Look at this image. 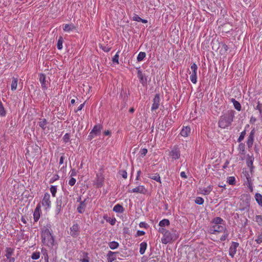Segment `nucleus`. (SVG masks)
Masks as SVG:
<instances>
[{"mask_svg":"<svg viewBox=\"0 0 262 262\" xmlns=\"http://www.w3.org/2000/svg\"><path fill=\"white\" fill-rule=\"evenodd\" d=\"M211 224V225L209 229V233L213 234L223 232L220 240L225 241L229 234L225 225V221L220 217H215L212 219Z\"/></svg>","mask_w":262,"mask_h":262,"instance_id":"1","label":"nucleus"},{"mask_svg":"<svg viewBox=\"0 0 262 262\" xmlns=\"http://www.w3.org/2000/svg\"><path fill=\"white\" fill-rule=\"evenodd\" d=\"M41 239L42 244L50 248L54 245L55 238L50 228L44 227L41 232Z\"/></svg>","mask_w":262,"mask_h":262,"instance_id":"2","label":"nucleus"},{"mask_svg":"<svg viewBox=\"0 0 262 262\" xmlns=\"http://www.w3.org/2000/svg\"><path fill=\"white\" fill-rule=\"evenodd\" d=\"M234 114L232 112H227L222 115L218 121V126L222 129L228 128L230 127L234 118Z\"/></svg>","mask_w":262,"mask_h":262,"instance_id":"3","label":"nucleus"},{"mask_svg":"<svg viewBox=\"0 0 262 262\" xmlns=\"http://www.w3.org/2000/svg\"><path fill=\"white\" fill-rule=\"evenodd\" d=\"M178 238V235L177 234V231L176 230L172 229L171 232L168 230L163 235L161 238V243L163 244H167L171 243L173 241H175Z\"/></svg>","mask_w":262,"mask_h":262,"instance_id":"4","label":"nucleus"},{"mask_svg":"<svg viewBox=\"0 0 262 262\" xmlns=\"http://www.w3.org/2000/svg\"><path fill=\"white\" fill-rule=\"evenodd\" d=\"M240 210H244L249 208L250 206V196L248 194H243L241 196Z\"/></svg>","mask_w":262,"mask_h":262,"instance_id":"5","label":"nucleus"},{"mask_svg":"<svg viewBox=\"0 0 262 262\" xmlns=\"http://www.w3.org/2000/svg\"><path fill=\"white\" fill-rule=\"evenodd\" d=\"M50 195L49 193L46 192L40 202L41 206H42L43 209L48 211L51 207V201L50 200Z\"/></svg>","mask_w":262,"mask_h":262,"instance_id":"6","label":"nucleus"},{"mask_svg":"<svg viewBox=\"0 0 262 262\" xmlns=\"http://www.w3.org/2000/svg\"><path fill=\"white\" fill-rule=\"evenodd\" d=\"M102 128V125L100 124L95 125L90 133L88 136V139L92 140L95 136H97L101 132Z\"/></svg>","mask_w":262,"mask_h":262,"instance_id":"7","label":"nucleus"},{"mask_svg":"<svg viewBox=\"0 0 262 262\" xmlns=\"http://www.w3.org/2000/svg\"><path fill=\"white\" fill-rule=\"evenodd\" d=\"M191 70L192 71V73H190V79L191 81L195 84L197 82V70H198V66L195 63H193L191 66Z\"/></svg>","mask_w":262,"mask_h":262,"instance_id":"8","label":"nucleus"},{"mask_svg":"<svg viewBox=\"0 0 262 262\" xmlns=\"http://www.w3.org/2000/svg\"><path fill=\"white\" fill-rule=\"evenodd\" d=\"M128 192L145 194L147 192V189L144 187V186L140 185L132 190H129Z\"/></svg>","mask_w":262,"mask_h":262,"instance_id":"9","label":"nucleus"},{"mask_svg":"<svg viewBox=\"0 0 262 262\" xmlns=\"http://www.w3.org/2000/svg\"><path fill=\"white\" fill-rule=\"evenodd\" d=\"M160 95L157 94L153 99V103L151 107V111L154 112L157 110L160 106Z\"/></svg>","mask_w":262,"mask_h":262,"instance_id":"10","label":"nucleus"},{"mask_svg":"<svg viewBox=\"0 0 262 262\" xmlns=\"http://www.w3.org/2000/svg\"><path fill=\"white\" fill-rule=\"evenodd\" d=\"M41 214V205L40 203H38L33 213V219L35 222H37L39 220Z\"/></svg>","mask_w":262,"mask_h":262,"instance_id":"11","label":"nucleus"},{"mask_svg":"<svg viewBox=\"0 0 262 262\" xmlns=\"http://www.w3.org/2000/svg\"><path fill=\"white\" fill-rule=\"evenodd\" d=\"M70 234L73 237H76L79 233V225L76 223L72 225L70 227Z\"/></svg>","mask_w":262,"mask_h":262,"instance_id":"12","label":"nucleus"},{"mask_svg":"<svg viewBox=\"0 0 262 262\" xmlns=\"http://www.w3.org/2000/svg\"><path fill=\"white\" fill-rule=\"evenodd\" d=\"M169 156L173 160H177L180 158L181 152L177 147H174L170 152Z\"/></svg>","mask_w":262,"mask_h":262,"instance_id":"13","label":"nucleus"},{"mask_svg":"<svg viewBox=\"0 0 262 262\" xmlns=\"http://www.w3.org/2000/svg\"><path fill=\"white\" fill-rule=\"evenodd\" d=\"M239 244L236 242H232L231 246L229 248V254L231 257H233L236 253V249Z\"/></svg>","mask_w":262,"mask_h":262,"instance_id":"14","label":"nucleus"},{"mask_svg":"<svg viewBox=\"0 0 262 262\" xmlns=\"http://www.w3.org/2000/svg\"><path fill=\"white\" fill-rule=\"evenodd\" d=\"M39 81L41 85L42 89L45 91L48 88V82L46 81V77L44 74L39 75Z\"/></svg>","mask_w":262,"mask_h":262,"instance_id":"15","label":"nucleus"},{"mask_svg":"<svg viewBox=\"0 0 262 262\" xmlns=\"http://www.w3.org/2000/svg\"><path fill=\"white\" fill-rule=\"evenodd\" d=\"M255 133V130L254 129H252L251 131V132L248 137V139L247 141V145L248 147L249 148L251 147L253 145Z\"/></svg>","mask_w":262,"mask_h":262,"instance_id":"16","label":"nucleus"},{"mask_svg":"<svg viewBox=\"0 0 262 262\" xmlns=\"http://www.w3.org/2000/svg\"><path fill=\"white\" fill-rule=\"evenodd\" d=\"M118 252L110 251L107 254V262H113L116 259V254Z\"/></svg>","mask_w":262,"mask_h":262,"instance_id":"17","label":"nucleus"},{"mask_svg":"<svg viewBox=\"0 0 262 262\" xmlns=\"http://www.w3.org/2000/svg\"><path fill=\"white\" fill-rule=\"evenodd\" d=\"M191 132V129L189 126L183 127L182 129L180 134L182 136L186 137L189 135Z\"/></svg>","mask_w":262,"mask_h":262,"instance_id":"18","label":"nucleus"},{"mask_svg":"<svg viewBox=\"0 0 262 262\" xmlns=\"http://www.w3.org/2000/svg\"><path fill=\"white\" fill-rule=\"evenodd\" d=\"M76 29V27L72 24L63 25V30L66 32H70Z\"/></svg>","mask_w":262,"mask_h":262,"instance_id":"19","label":"nucleus"},{"mask_svg":"<svg viewBox=\"0 0 262 262\" xmlns=\"http://www.w3.org/2000/svg\"><path fill=\"white\" fill-rule=\"evenodd\" d=\"M5 256L7 258H10L14 253V249L10 247H7L5 250Z\"/></svg>","mask_w":262,"mask_h":262,"instance_id":"20","label":"nucleus"},{"mask_svg":"<svg viewBox=\"0 0 262 262\" xmlns=\"http://www.w3.org/2000/svg\"><path fill=\"white\" fill-rule=\"evenodd\" d=\"M254 198L257 203L262 208V195L259 193H256Z\"/></svg>","mask_w":262,"mask_h":262,"instance_id":"21","label":"nucleus"},{"mask_svg":"<svg viewBox=\"0 0 262 262\" xmlns=\"http://www.w3.org/2000/svg\"><path fill=\"white\" fill-rule=\"evenodd\" d=\"M113 211L117 213H122L124 211V208L123 206L119 204H116L113 208Z\"/></svg>","mask_w":262,"mask_h":262,"instance_id":"22","label":"nucleus"},{"mask_svg":"<svg viewBox=\"0 0 262 262\" xmlns=\"http://www.w3.org/2000/svg\"><path fill=\"white\" fill-rule=\"evenodd\" d=\"M85 207L86 204L85 203V201L81 202L79 206L77 208L78 212L80 213H83L84 211Z\"/></svg>","mask_w":262,"mask_h":262,"instance_id":"23","label":"nucleus"},{"mask_svg":"<svg viewBox=\"0 0 262 262\" xmlns=\"http://www.w3.org/2000/svg\"><path fill=\"white\" fill-rule=\"evenodd\" d=\"M212 190V186L210 185L201 189V193L204 195H208Z\"/></svg>","mask_w":262,"mask_h":262,"instance_id":"24","label":"nucleus"},{"mask_svg":"<svg viewBox=\"0 0 262 262\" xmlns=\"http://www.w3.org/2000/svg\"><path fill=\"white\" fill-rule=\"evenodd\" d=\"M18 79L17 78L13 77L11 85V89L12 91H15L17 86Z\"/></svg>","mask_w":262,"mask_h":262,"instance_id":"25","label":"nucleus"},{"mask_svg":"<svg viewBox=\"0 0 262 262\" xmlns=\"http://www.w3.org/2000/svg\"><path fill=\"white\" fill-rule=\"evenodd\" d=\"M147 243L146 242H142L140 244V253L141 254H143L145 252V250L147 248Z\"/></svg>","mask_w":262,"mask_h":262,"instance_id":"26","label":"nucleus"},{"mask_svg":"<svg viewBox=\"0 0 262 262\" xmlns=\"http://www.w3.org/2000/svg\"><path fill=\"white\" fill-rule=\"evenodd\" d=\"M170 225V222L168 219H163L160 221L159 226L161 227H165V226H168Z\"/></svg>","mask_w":262,"mask_h":262,"instance_id":"27","label":"nucleus"},{"mask_svg":"<svg viewBox=\"0 0 262 262\" xmlns=\"http://www.w3.org/2000/svg\"><path fill=\"white\" fill-rule=\"evenodd\" d=\"M47 124V120L45 118L40 119V121L39 122V126L43 129H45L46 128Z\"/></svg>","mask_w":262,"mask_h":262,"instance_id":"28","label":"nucleus"},{"mask_svg":"<svg viewBox=\"0 0 262 262\" xmlns=\"http://www.w3.org/2000/svg\"><path fill=\"white\" fill-rule=\"evenodd\" d=\"M231 101L233 102L234 108L236 110L240 111L242 108L241 104L234 99H232Z\"/></svg>","mask_w":262,"mask_h":262,"instance_id":"29","label":"nucleus"},{"mask_svg":"<svg viewBox=\"0 0 262 262\" xmlns=\"http://www.w3.org/2000/svg\"><path fill=\"white\" fill-rule=\"evenodd\" d=\"M108 246L111 249L114 250L119 247V243L115 241L111 242L108 243Z\"/></svg>","mask_w":262,"mask_h":262,"instance_id":"30","label":"nucleus"},{"mask_svg":"<svg viewBox=\"0 0 262 262\" xmlns=\"http://www.w3.org/2000/svg\"><path fill=\"white\" fill-rule=\"evenodd\" d=\"M104 219L107 222L110 223L111 225H114L116 224V219L115 217H107V216H104Z\"/></svg>","mask_w":262,"mask_h":262,"instance_id":"31","label":"nucleus"},{"mask_svg":"<svg viewBox=\"0 0 262 262\" xmlns=\"http://www.w3.org/2000/svg\"><path fill=\"white\" fill-rule=\"evenodd\" d=\"M63 42V39L62 36H60L58 39L57 43V48L58 50L62 49V43Z\"/></svg>","mask_w":262,"mask_h":262,"instance_id":"32","label":"nucleus"},{"mask_svg":"<svg viewBox=\"0 0 262 262\" xmlns=\"http://www.w3.org/2000/svg\"><path fill=\"white\" fill-rule=\"evenodd\" d=\"M254 221L259 226L262 227V215H256L255 217Z\"/></svg>","mask_w":262,"mask_h":262,"instance_id":"33","label":"nucleus"},{"mask_svg":"<svg viewBox=\"0 0 262 262\" xmlns=\"http://www.w3.org/2000/svg\"><path fill=\"white\" fill-rule=\"evenodd\" d=\"M146 56V54L144 52H140L138 55L137 59L138 61H142Z\"/></svg>","mask_w":262,"mask_h":262,"instance_id":"34","label":"nucleus"},{"mask_svg":"<svg viewBox=\"0 0 262 262\" xmlns=\"http://www.w3.org/2000/svg\"><path fill=\"white\" fill-rule=\"evenodd\" d=\"M149 178L152 180L156 181L157 182H160V183H161V178L159 174L158 173H155L154 175L149 177Z\"/></svg>","mask_w":262,"mask_h":262,"instance_id":"35","label":"nucleus"},{"mask_svg":"<svg viewBox=\"0 0 262 262\" xmlns=\"http://www.w3.org/2000/svg\"><path fill=\"white\" fill-rule=\"evenodd\" d=\"M83 258L80 259V261L81 262H89V257L88 256V253L86 252H82Z\"/></svg>","mask_w":262,"mask_h":262,"instance_id":"36","label":"nucleus"},{"mask_svg":"<svg viewBox=\"0 0 262 262\" xmlns=\"http://www.w3.org/2000/svg\"><path fill=\"white\" fill-rule=\"evenodd\" d=\"M6 114L5 109L3 106L2 102L0 101V116L4 117Z\"/></svg>","mask_w":262,"mask_h":262,"instance_id":"37","label":"nucleus"},{"mask_svg":"<svg viewBox=\"0 0 262 262\" xmlns=\"http://www.w3.org/2000/svg\"><path fill=\"white\" fill-rule=\"evenodd\" d=\"M40 256V253L39 252H33L31 255V258L33 260H37L39 258Z\"/></svg>","mask_w":262,"mask_h":262,"instance_id":"38","label":"nucleus"},{"mask_svg":"<svg viewBox=\"0 0 262 262\" xmlns=\"http://www.w3.org/2000/svg\"><path fill=\"white\" fill-rule=\"evenodd\" d=\"M42 258H44V262H49L48 254L46 249H42Z\"/></svg>","mask_w":262,"mask_h":262,"instance_id":"39","label":"nucleus"},{"mask_svg":"<svg viewBox=\"0 0 262 262\" xmlns=\"http://www.w3.org/2000/svg\"><path fill=\"white\" fill-rule=\"evenodd\" d=\"M50 191L52 196L53 197H55L57 192V187L56 186L52 185L50 187Z\"/></svg>","mask_w":262,"mask_h":262,"instance_id":"40","label":"nucleus"},{"mask_svg":"<svg viewBox=\"0 0 262 262\" xmlns=\"http://www.w3.org/2000/svg\"><path fill=\"white\" fill-rule=\"evenodd\" d=\"M120 51H118L116 54L113 56L112 58V61L113 62H115L117 64H119V53Z\"/></svg>","mask_w":262,"mask_h":262,"instance_id":"41","label":"nucleus"},{"mask_svg":"<svg viewBox=\"0 0 262 262\" xmlns=\"http://www.w3.org/2000/svg\"><path fill=\"white\" fill-rule=\"evenodd\" d=\"M246 134V132L245 130L242 131L239 137L237 139V142H241L242 141H243L244 140Z\"/></svg>","mask_w":262,"mask_h":262,"instance_id":"42","label":"nucleus"},{"mask_svg":"<svg viewBox=\"0 0 262 262\" xmlns=\"http://www.w3.org/2000/svg\"><path fill=\"white\" fill-rule=\"evenodd\" d=\"M227 182L230 185H234L235 183V178L234 177H229L227 178Z\"/></svg>","mask_w":262,"mask_h":262,"instance_id":"43","label":"nucleus"},{"mask_svg":"<svg viewBox=\"0 0 262 262\" xmlns=\"http://www.w3.org/2000/svg\"><path fill=\"white\" fill-rule=\"evenodd\" d=\"M119 174L124 179L127 177V173L125 170H120L119 171Z\"/></svg>","mask_w":262,"mask_h":262,"instance_id":"44","label":"nucleus"},{"mask_svg":"<svg viewBox=\"0 0 262 262\" xmlns=\"http://www.w3.org/2000/svg\"><path fill=\"white\" fill-rule=\"evenodd\" d=\"M70 136L68 133H66L63 137V141L64 143H66L70 141Z\"/></svg>","mask_w":262,"mask_h":262,"instance_id":"45","label":"nucleus"},{"mask_svg":"<svg viewBox=\"0 0 262 262\" xmlns=\"http://www.w3.org/2000/svg\"><path fill=\"white\" fill-rule=\"evenodd\" d=\"M204 199L201 197H197L195 200V203L198 205H202L204 203Z\"/></svg>","mask_w":262,"mask_h":262,"instance_id":"46","label":"nucleus"},{"mask_svg":"<svg viewBox=\"0 0 262 262\" xmlns=\"http://www.w3.org/2000/svg\"><path fill=\"white\" fill-rule=\"evenodd\" d=\"M255 241L258 244H261L262 243V233L259 234L257 236Z\"/></svg>","mask_w":262,"mask_h":262,"instance_id":"47","label":"nucleus"},{"mask_svg":"<svg viewBox=\"0 0 262 262\" xmlns=\"http://www.w3.org/2000/svg\"><path fill=\"white\" fill-rule=\"evenodd\" d=\"M255 109L258 110L260 114L262 113V104L259 102H258L257 105H256Z\"/></svg>","mask_w":262,"mask_h":262,"instance_id":"48","label":"nucleus"},{"mask_svg":"<svg viewBox=\"0 0 262 262\" xmlns=\"http://www.w3.org/2000/svg\"><path fill=\"white\" fill-rule=\"evenodd\" d=\"M76 180L74 178H71L69 181V182H68V184L71 186H74L75 183H76Z\"/></svg>","mask_w":262,"mask_h":262,"instance_id":"49","label":"nucleus"},{"mask_svg":"<svg viewBox=\"0 0 262 262\" xmlns=\"http://www.w3.org/2000/svg\"><path fill=\"white\" fill-rule=\"evenodd\" d=\"M238 149L240 151L244 152L245 149V145L244 143H241L238 145Z\"/></svg>","mask_w":262,"mask_h":262,"instance_id":"50","label":"nucleus"},{"mask_svg":"<svg viewBox=\"0 0 262 262\" xmlns=\"http://www.w3.org/2000/svg\"><path fill=\"white\" fill-rule=\"evenodd\" d=\"M168 231V230H167L166 229H165L164 227H160L159 229V232L160 233H161V234H162V235H164L166 232H167Z\"/></svg>","mask_w":262,"mask_h":262,"instance_id":"51","label":"nucleus"},{"mask_svg":"<svg viewBox=\"0 0 262 262\" xmlns=\"http://www.w3.org/2000/svg\"><path fill=\"white\" fill-rule=\"evenodd\" d=\"M70 177H75L77 174V172L75 169H72L71 170L70 172Z\"/></svg>","mask_w":262,"mask_h":262,"instance_id":"52","label":"nucleus"},{"mask_svg":"<svg viewBox=\"0 0 262 262\" xmlns=\"http://www.w3.org/2000/svg\"><path fill=\"white\" fill-rule=\"evenodd\" d=\"M133 19L134 21L140 22L141 20V17H139L138 15L135 14L133 17Z\"/></svg>","mask_w":262,"mask_h":262,"instance_id":"53","label":"nucleus"},{"mask_svg":"<svg viewBox=\"0 0 262 262\" xmlns=\"http://www.w3.org/2000/svg\"><path fill=\"white\" fill-rule=\"evenodd\" d=\"M145 234V232L143 231L138 230L137 232L136 236H141L144 235Z\"/></svg>","mask_w":262,"mask_h":262,"instance_id":"54","label":"nucleus"},{"mask_svg":"<svg viewBox=\"0 0 262 262\" xmlns=\"http://www.w3.org/2000/svg\"><path fill=\"white\" fill-rule=\"evenodd\" d=\"M139 227L141 228H146L147 227V224L145 222H141L139 224Z\"/></svg>","mask_w":262,"mask_h":262,"instance_id":"55","label":"nucleus"},{"mask_svg":"<svg viewBox=\"0 0 262 262\" xmlns=\"http://www.w3.org/2000/svg\"><path fill=\"white\" fill-rule=\"evenodd\" d=\"M141 171L140 170H138L137 171V176L136 178V180L139 181L140 180V174H141Z\"/></svg>","mask_w":262,"mask_h":262,"instance_id":"56","label":"nucleus"},{"mask_svg":"<svg viewBox=\"0 0 262 262\" xmlns=\"http://www.w3.org/2000/svg\"><path fill=\"white\" fill-rule=\"evenodd\" d=\"M64 156L63 155L62 156H61V157L60 158V159H59V164L60 165H61L63 163V161L64 160Z\"/></svg>","mask_w":262,"mask_h":262,"instance_id":"57","label":"nucleus"},{"mask_svg":"<svg viewBox=\"0 0 262 262\" xmlns=\"http://www.w3.org/2000/svg\"><path fill=\"white\" fill-rule=\"evenodd\" d=\"M147 149L146 148H143L141 151V153L142 155H143V156H145L146 154H147Z\"/></svg>","mask_w":262,"mask_h":262,"instance_id":"58","label":"nucleus"},{"mask_svg":"<svg viewBox=\"0 0 262 262\" xmlns=\"http://www.w3.org/2000/svg\"><path fill=\"white\" fill-rule=\"evenodd\" d=\"M180 176L182 178H184V179H186L187 178V175H186L185 172H184V171H182L180 173Z\"/></svg>","mask_w":262,"mask_h":262,"instance_id":"59","label":"nucleus"},{"mask_svg":"<svg viewBox=\"0 0 262 262\" xmlns=\"http://www.w3.org/2000/svg\"><path fill=\"white\" fill-rule=\"evenodd\" d=\"M84 104H85V103H84V102L83 103H82V104H80V105L78 107L77 110V111H76V112H78V111H81V110L83 108V106H84Z\"/></svg>","mask_w":262,"mask_h":262,"instance_id":"60","label":"nucleus"},{"mask_svg":"<svg viewBox=\"0 0 262 262\" xmlns=\"http://www.w3.org/2000/svg\"><path fill=\"white\" fill-rule=\"evenodd\" d=\"M103 181H98L97 183V187H101L103 186Z\"/></svg>","mask_w":262,"mask_h":262,"instance_id":"61","label":"nucleus"},{"mask_svg":"<svg viewBox=\"0 0 262 262\" xmlns=\"http://www.w3.org/2000/svg\"><path fill=\"white\" fill-rule=\"evenodd\" d=\"M110 134H111V132L108 130H105L104 132V135L105 136H108V135H110Z\"/></svg>","mask_w":262,"mask_h":262,"instance_id":"62","label":"nucleus"},{"mask_svg":"<svg viewBox=\"0 0 262 262\" xmlns=\"http://www.w3.org/2000/svg\"><path fill=\"white\" fill-rule=\"evenodd\" d=\"M256 121V118H254V117H251V119H250V123H253L255 122Z\"/></svg>","mask_w":262,"mask_h":262,"instance_id":"63","label":"nucleus"},{"mask_svg":"<svg viewBox=\"0 0 262 262\" xmlns=\"http://www.w3.org/2000/svg\"><path fill=\"white\" fill-rule=\"evenodd\" d=\"M9 259V262H14L15 258L14 257H11L10 258H7Z\"/></svg>","mask_w":262,"mask_h":262,"instance_id":"64","label":"nucleus"}]
</instances>
